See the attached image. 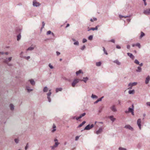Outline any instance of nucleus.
Listing matches in <instances>:
<instances>
[{"instance_id":"obj_41","label":"nucleus","mask_w":150,"mask_h":150,"mask_svg":"<svg viewBox=\"0 0 150 150\" xmlns=\"http://www.w3.org/2000/svg\"><path fill=\"white\" fill-rule=\"evenodd\" d=\"M97 20V19L96 18H93V19L91 18L90 19V21L92 22H93V21H96Z\"/></svg>"},{"instance_id":"obj_48","label":"nucleus","mask_w":150,"mask_h":150,"mask_svg":"<svg viewBox=\"0 0 150 150\" xmlns=\"http://www.w3.org/2000/svg\"><path fill=\"white\" fill-rule=\"evenodd\" d=\"M136 46H137L139 48H140V47H141V45H140L139 43H137L136 44Z\"/></svg>"},{"instance_id":"obj_39","label":"nucleus","mask_w":150,"mask_h":150,"mask_svg":"<svg viewBox=\"0 0 150 150\" xmlns=\"http://www.w3.org/2000/svg\"><path fill=\"white\" fill-rule=\"evenodd\" d=\"M93 35H90L88 38V39L89 40H92L93 39Z\"/></svg>"},{"instance_id":"obj_64","label":"nucleus","mask_w":150,"mask_h":150,"mask_svg":"<svg viewBox=\"0 0 150 150\" xmlns=\"http://www.w3.org/2000/svg\"><path fill=\"white\" fill-rule=\"evenodd\" d=\"M30 87L29 86H26V90H27V88H30Z\"/></svg>"},{"instance_id":"obj_10","label":"nucleus","mask_w":150,"mask_h":150,"mask_svg":"<svg viewBox=\"0 0 150 150\" xmlns=\"http://www.w3.org/2000/svg\"><path fill=\"white\" fill-rule=\"evenodd\" d=\"M124 127L125 128L128 129H130L132 131L134 130L133 128L129 125H125Z\"/></svg>"},{"instance_id":"obj_54","label":"nucleus","mask_w":150,"mask_h":150,"mask_svg":"<svg viewBox=\"0 0 150 150\" xmlns=\"http://www.w3.org/2000/svg\"><path fill=\"white\" fill-rule=\"evenodd\" d=\"M17 32H18V33H21L20 32H21V29H20V28H19L17 30Z\"/></svg>"},{"instance_id":"obj_59","label":"nucleus","mask_w":150,"mask_h":150,"mask_svg":"<svg viewBox=\"0 0 150 150\" xmlns=\"http://www.w3.org/2000/svg\"><path fill=\"white\" fill-rule=\"evenodd\" d=\"M147 105L150 106V102H147L146 103Z\"/></svg>"},{"instance_id":"obj_15","label":"nucleus","mask_w":150,"mask_h":150,"mask_svg":"<svg viewBox=\"0 0 150 150\" xmlns=\"http://www.w3.org/2000/svg\"><path fill=\"white\" fill-rule=\"evenodd\" d=\"M109 118L112 122H114L116 120V119L115 118L113 117V115H111L109 116Z\"/></svg>"},{"instance_id":"obj_3","label":"nucleus","mask_w":150,"mask_h":150,"mask_svg":"<svg viewBox=\"0 0 150 150\" xmlns=\"http://www.w3.org/2000/svg\"><path fill=\"white\" fill-rule=\"evenodd\" d=\"M93 127L94 125L93 124H92L91 125L89 124L85 127L84 129L83 130H81V132H82L84 130H89L92 128Z\"/></svg>"},{"instance_id":"obj_4","label":"nucleus","mask_w":150,"mask_h":150,"mask_svg":"<svg viewBox=\"0 0 150 150\" xmlns=\"http://www.w3.org/2000/svg\"><path fill=\"white\" fill-rule=\"evenodd\" d=\"M33 6L35 7H38L40 5V3L37 1L36 0H34L33 1Z\"/></svg>"},{"instance_id":"obj_33","label":"nucleus","mask_w":150,"mask_h":150,"mask_svg":"<svg viewBox=\"0 0 150 150\" xmlns=\"http://www.w3.org/2000/svg\"><path fill=\"white\" fill-rule=\"evenodd\" d=\"M51 93V90L50 89L49 90V92L47 94V96H50Z\"/></svg>"},{"instance_id":"obj_50","label":"nucleus","mask_w":150,"mask_h":150,"mask_svg":"<svg viewBox=\"0 0 150 150\" xmlns=\"http://www.w3.org/2000/svg\"><path fill=\"white\" fill-rule=\"evenodd\" d=\"M87 41V40L86 39L83 38L82 40V42L83 43H84L86 42Z\"/></svg>"},{"instance_id":"obj_25","label":"nucleus","mask_w":150,"mask_h":150,"mask_svg":"<svg viewBox=\"0 0 150 150\" xmlns=\"http://www.w3.org/2000/svg\"><path fill=\"white\" fill-rule=\"evenodd\" d=\"M119 16L120 18H122L123 17H124L125 18H127V17H130L131 16L129 15V16H123L120 15Z\"/></svg>"},{"instance_id":"obj_63","label":"nucleus","mask_w":150,"mask_h":150,"mask_svg":"<svg viewBox=\"0 0 150 150\" xmlns=\"http://www.w3.org/2000/svg\"><path fill=\"white\" fill-rule=\"evenodd\" d=\"M127 48L129 49H130V46L129 45H127Z\"/></svg>"},{"instance_id":"obj_30","label":"nucleus","mask_w":150,"mask_h":150,"mask_svg":"<svg viewBox=\"0 0 150 150\" xmlns=\"http://www.w3.org/2000/svg\"><path fill=\"white\" fill-rule=\"evenodd\" d=\"M34 48L33 47H28L27 50V51H32L34 50Z\"/></svg>"},{"instance_id":"obj_22","label":"nucleus","mask_w":150,"mask_h":150,"mask_svg":"<svg viewBox=\"0 0 150 150\" xmlns=\"http://www.w3.org/2000/svg\"><path fill=\"white\" fill-rule=\"evenodd\" d=\"M145 35V33L143 32H141V35L139 36V38L140 39H141Z\"/></svg>"},{"instance_id":"obj_57","label":"nucleus","mask_w":150,"mask_h":150,"mask_svg":"<svg viewBox=\"0 0 150 150\" xmlns=\"http://www.w3.org/2000/svg\"><path fill=\"white\" fill-rule=\"evenodd\" d=\"M51 149L52 150H53L55 148H56L55 146H54L53 145V146H51Z\"/></svg>"},{"instance_id":"obj_2","label":"nucleus","mask_w":150,"mask_h":150,"mask_svg":"<svg viewBox=\"0 0 150 150\" xmlns=\"http://www.w3.org/2000/svg\"><path fill=\"white\" fill-rule=\"evenodd\" d=\"M80 81V80L79 79H74L71 83L72 86L73 87H74L76 84L78 83Z\"/></svg>"},{"instance_id":"obj_60","label":"nucleus","mask_w":150,"mask_h":150,"mask_svg":"<svg viewBox=\"0 0 150 150\" xmlns=\"http://www.w3.org/2000/svg\"><path fill=\"white\" fill-rule=\"evenodd\" d=\"M110 42H112L113 43H115V40L114 39H112L110 40Z\"/></svg>"},{"instance_id":"obj_9","label":"nucleus","mask_w":150,"mask_h":150,"mask_svg":"<svg viewBox=\"0 0 150 150\" xmlns=\"http://www.w3.org/2000/svg\"><path fill=\"white\" fill-rule=\"evenodd\" d=\"M141 119H139L137 120V124L140 129H141Z\"/></svg>"},{"instance_id":"obj_23","label":"nucleus","mask_w":150,"mask_h":150,"mask_svg":"<svg viewBox=\"0 0 150 150\" xmlns=\"http://www.w3.org/2000/svg\"><path fill=\"white\" fill-rule=\"evenodd\" d=\"M86 122L85 121H83V122L81 124H80L77 127V128L80 127H82L83 125H84L85 123Z\"/></svg>"},{"instance_id":"obj_49","label":"nucleus","mask_w":150,"mask_h":150,"mask_svg":"<svg viewBox=\"0 0 150 150\" xmlns=\"http://www.w3.org/2000/svg\"><path fill=\"white\" fill-rule=\"evenodd\" d=\"M28 143L26 145L25 147V150H26L28 149Z\"/></svg>"},{"instance_id":"obj_6","label":"nucleus","mask_w":150,"mask_h":150,"mask_svg":"<svg viewBox=\"0 0 150 150\" xmlns=\"http://www.w3.org/2000/svg\"><path fill=\"white\" fill-rule=\"evenodd\" d=\"M12 57H10L9 58H6L3 60V62L5 63H8V62H10L12 59Z\"/></svg>"},{"instance_id":"obj_8","label":"nucleus","mask_w":150,"mask_h":150,"mask_svg":"<svg viewBox=\"0 0 150 150\" xmlns=\"http://www.w3.org/2000/svg\"><path fill=\"white\" fill-rule=\"evenodd\" d=\"M110 109L113 112H115L117 111V109L116 108L115 105H113L110 107Z\"/></svg>"},{"instance_id":"obj_53","label":"nucleus","mask_w":150,"mask_h":150,"mask_svg":"<svg viewBox=\"0 0 150 150\" xmlns=\"http://www.w3.org/2000/svg\"><path fill=\"white\" fill-rule=\"evenodd\" d=\"M79 136H76V137H75V140L76 141H77L78 140L79 138Z\"/></svg>"},{"instance_id":"obj_12","label":"nucleus","mask_w":150,"mask_h":150,"mask_svg":"<svg viewBox=\"0 0 150 150\" xmlns=\"http://www.w3.org/2000/svg\"><path fill=\"white\" fill-rule=\"evenodd\" d=\"M150 80V77L149 76H147V77L146 78L145 83L146 84H147L149 82V81Z\"/></svg>"},{"instance_id":"obj_19","label":"nucleus","mask_w":150,"mask_h":150,"mask_svg":"<svg viewBox=\"0 0 150 150\" xmlns=\"http://www.w3.org/2000/svg\"><path fill=\"white\" fill-rule=\"evenodd\" d=\"M9 107H10V110H11L13 111L14 110V105L12 104H11L10 105Z\"/></svg>"},{"instance_id":"obj_14","label":"nucleus","mask_w":150,"mask_h":150,"mask_svg":"<svg viewBox=\"0 0 150 150\" xmlns=\"http://www.w3.org/2000/svg\"><path fill=\"white\" fill-rule=\"evenodd\" d=\"M104 98V96H102L101 98H99L96 101H95L94 102V104H96L98 103L99 101H100L102 100V99Z\"/></svg>"},{"instance_id":"obj_5","label":"nucleus","mask_w":150,"mask_h":150,"mask_svg":"<svg viewBox=\"0 0 150 150\" xmlns=\"http://www.w3.org/2000/svg\"><path fill=\"white\" fill-rule=\"evenodd\" d=\"M143 13L146 15H150V8H147L144 10L143 11Z\"/></svg>"},{"instance_id":"obj_46","label":"nucleus","mask_w":150,"mask_h":150,"mask_svg":"<svg viewBox=\"0 0 150 150\" xmlns=\"http://www.w3.org/2000/svg\"><path fill=\"white\" fill-rule=\"evenodd\" d=\"M74 44L75 45H79V42L78 41H76L74 42Z\"/></svg>"},{"instance_id":"obj_52","label":"nucleus","mask_w":150,"mask_h":150,"mask_svg":"<svg viewBox=\"0 0 150 150\" xmlns=\"http://www.w3.org/2000/svg\"><path fill=\"white\" fill-rule=\"evenodd\" d=\"M49 66L50 68L51 69H53V67L52 65H51L50 64H49Z\"/></svg>"},{"instance_id":"obj_31","label":"nucleus","mask_w":150,"mask_h":150,"mask_svg":"<svg viewBox=\"0 0 150 150\" xmlns=\"http://www.w3.org/2000/svg\"><path fill=\"white\" fill-rule=\"evenodd\" d=\"M99 25H98L96 26L95 28H91V29L92 30H98V27H99Z\"/></svg>"},{"instance_id":"obj_1","label":"nucleus","mask_w":150,"mask_h":150,"mask_svg":"<svg viewBox=\"0 0 150 150\" xmlns=\"http://www.w3.org/2000/svg\"><path fill=\"white\" fill-rule=\"evenodd\" d=\"M134 106L133 104H132V108H128V111L126 110L125 111V112L126 113H127L129 112H131L132 114L134 115Z\"/></svg>"},{"instance_id":"obj_7","label":"nucleus","mask_w":150,"mask_h":150,"mask_svg":"<svg viewBox=\"0 0 150 150\" xmlns=\"http://www.w3.org/2000/svg\"><path fill=\"white\" fill-rule=\"evenodd\" d=\"M137 84V83L136 82L129 83L128 85V86L129 87L128 88L129 89H131L132 86L136 85Z\"/></svg>"},{"instance_id":"obj_21","label":"nucleus","mask_w":150,"mask_h":150,"mask_svg":"<svg viewBox=\"0 0 150 150\" xmlns=\"http://www.w3.org/2000/svg\"><path fill=\"white\" fill-rule=\"evenodd\" d=\"M113 62L116 63L117 65H120L121 64V63L117 59L113 61Z\"/></svg>"},{"instance_id":"obj_17","label":"nucleus","mask_w":150,"mask_h":150,"mask_svg":"<svg viewBox=\"0 0 150 150\" xmlns=\"http://www.w3.org/2000/svg\"><path fill=\"white\" fill-rule=\"evenodd\" d=\"M127 54L132 59H133L134 58V57L132 53H127Z\"/></svg>"},{"instance_id":"obj_28","label":"nucleus","mask_w":150,"mask_h":150,"mask_svg":"<svg viewBox=\"0 0 150 150\" xmlns=\"http://www.w3.org/2000/svg\"><path fill=\"white\" fill-rule=\"evenodd\" d=\"M21 38V33H19V34L17 36V40L18 41H19L20 40Z\"/></svg>"},{"instance_id":"obj_43","label":"nucleus","mask_w":150,"mask_h":150,"mask_svg":"<svg viewBox=\"0 0 150 150\" xmlns=\"http://www.w3.org/2000/svg\"><path fill=\"white\" fill-rule=\"evenodd\" d=\"M23 58L27 60H28L30 58V57L29 56L28 57L23 56Z\"/></svg>"},{"instance_id":"obj_58","label":"nucleus","mask_w":150,"mask_h":150,"mask_svg":"<svg viewBox=\"0 0 150 150\" xmlns=\"http://www.w3.org/2000/svg\"><path fill=\"white\" fill-rule=\"evenodd\" d=\"M23 52H21L20 54V57H23V56H22V54H23Z\"/></svg>"},{"instance_id":"obj_44","label":"nucleus","mask_w":150,"mask_h":150,"mask_svg":"<svg viewBox=\"0 0 150 150\" xmlns=\"http://www.w3.org/2000/svg\"><path fill=\"white\" fill-rule=\"evenodd\" d=\"M118 149L119 150H127L126 149L122 147H120Z\"/></svg>"},{"instance_id":"obj_55","label":"nucleus","mask_w":150,"mask_h":150,"mask_svg":"<svg viewBox=\"0 0 150 150\" xmlns=\"http://www.w3.org/2000/svg\"><path fill=\"white\" fill-rule=\"evenodd\" d=\"M116 48L118 49H120L121 48V47L119 45H117L116 46Z\"/></svg>"},{"instance_id":"obj_24","label":"nucleus","mask_w":150,"mask_h":150,"mask_svg":"<svg viewBox=\"0 0 150 150\" xmlns=\"http://www.w3.org/2000/svg\"><path fill=\"white\" fill-rule=\"evenodd\" d=\"M135 93V91L134 90H129L128 91V93L129 94H134Z\"/></svg>"},{"instance_id":"obj_18","label":"nucleus","mask_w":150,"mask_h":150,"mask_svg":"<svg viewBox=\"0 0 150 150\" xmlns=\"http://www.w3.org/2000/svg\"><path fill=\"white\" fill-rule=\"evenodd\" d=\"M88 77H83V79L81 80V81H83L84 82L86 83L87 81L88 80Z\"/></svg>"},{"instance_id":"obj_47","label":"nucleus","mask_w":150,"mask_h":150,"mask_svg":"<svg viewBox=\"0 0 150 150\" xmlns=\"http://www.w3.org/2000/svg\"><path fill=\"white\" fill-rule=\"evenodd\" d=\"M42 25L41 28V29L43 28H44V26L45 25V23L44 21H43L42 23Z\"/></svg>"},{"instance_id":"obj_35","label":"nucleus","mask_w":150,"mask_h":150,"mask_svg":"<svg viewBox=\"0 0 150 150\" xmlns=\"http://www.w3.org/2000/svg\"><path fill=\"white\" fill-rule=\"evenodd\" d=\"M134 62L136 64H137V65L139 64V62L137 59H136L134 61Z\"/></svg>"},{"instance_id":"obj_26","label":"nucleus","mask_w":150,"mask_h":150,"mask_svg":"<svg viewBox=\"0 0 150 150\" xmlns=\"http://www.w3.org/2000/svg\"><path fill=\"white\" fill-rule=\"evenodd\" d=\"M48 88L47 86H45L44 88L43 89V91L44 92H47L48 91Z\"/></svg>"},{"instance_id":"obj_37","label":"nucleus","mask_w":150,"mask_h":150,"mask_svg":"<svg viewBox=\"0 0 150 150\" xmlns=\"http://www.w3.org/2000/svg\"><path fill=\"white\" fill-rule=\"evenodd\" d=\"M26 90L27 91V92L29 93L30 92L33 91V89L27 88V90Z\"/></svg>"},{"instance_id":"obj_16","label":"nucleus","mask_w":150,"mask_h":150,"mask_svg":"<svg viewBox=\"0 0 150 150\" xmlns=\"http://www.w3.org/2000/svg\"><path fill=\"white\" fill-rule=\"evenodd\" d=\"M142 69L139 66L137 67V69L136 70L137 72H140L142 71Z\"/></svg>"},{"instance_id":"obj_13","label":"nucleus","mask_w":150,"mask_h":150,"mask_svg":"<svg viewBox=\"0 0 150 150\" xmlns=\"http://www.w3.org/2000/svg\"><path fill=\"white\" fill-rule=\"evenodd\" d=\"M102 131V128H100L96 132V133L97 134H100Z\"/></svg>"},{"instance_id":"obj_38","label":"nucleus","mask_w":150,"mask_h":150,"mask_svg":"<svg viewBox=\"0 0 150 150\" xmlns=\"http://www.w3.org/2000/svg\"><path fill=\"white\" fill-rule=\"evenodd\" d=\"M91 97L93 98H98V96L92 94L91 95Z\"/></svg>"},{"instance_id":"obj_11","label":"nucleus","mask_w":150,"mask_h":150,"mask_svg":"<svg viewBox=\"0 0 150 150\" xmlns=\"http://www.w3.org/2000/svg\"><path fill=\"white\" fill-rule=\"evenodd\" d=\"M31 85L32 86H34L35 84V82L34 80L33 79H31L28 80Z\"/></svg>"},{"instance_id":"obj_20","label":"nucleus","mask_w":150,"mask_h":150,"mask_svg":"<svg viewBox=\"0 0 150 150\" xmlns=\"http://www.w3.org/2000/svg\"><path fill=\"white\" fill-rule=\"evenodd\" d=\"M62 90V88H56L55 91L56 93H58L59 91H61Z\"/></svg>"},{"instance_id":"obj_62","label":"nucleus","mask_w":150,"mask_h":150,"mask_svg":"<svg viewBox=\"0 0 150 150\" xmlns=\"http://www.w3.org/2000/svg\"><path fill=\"white\" fill-rule=\"evenodd\" d=\"M76 120H78L79 119L81 118L80 117V116H79V117H76Z\"/></svg>"},{"instance_id":"obj_32","label":"nucleus","mask_w":150,"mask_h":150,"mask_svg":"<svg viewBox=\"0 0 150 150\" xmlns=\"http://www.w3.org/2000/svg\"><path fill=\"white\" fill-rule=\"evenodd\" d=\"M14 141L16 144H17L19 143V140L18 138H15L14 139Z\"/></svg>"},{"instance_id":"obj_34","label":"nucleus","mask_w":150,"mask_h":150,"mask_svg":"<svg viewBox=\"0 0 150 150\" xmlns=\"http://www.w3.org/2000/svg\"><path fill=\"white\" fill-rule=\"evenodd\" d=\"M51 33L52 34V35H53V36H54V34L52 33H51V31L50 30H49L48 31L47 33V35H49V34H50Z\"/></svg>"},{"instance_id":"obj_61","label":"nucleus","mask_w":150,"mask_h":150,"mask_svg":"<svg viewBox=\"0 0 150 150\" xmlns=\"http://www.w3.org/2000/svg\"><path fill=\"white\" fill-rule=\"evenodd\" d=\"M6 64H7V65L8 66H11L12 65V64L11 63H8H8H6Z\"/></svg>"},{"instance_id":"obj_27","label":"nucleus","mask_w":150,"mask_h":150,"mask_svg":"<svg viewBox=\"0 0 150 150\" xmlns=\"http://www.w3.org/2000/svg\"><path fill=\"white\" fill-rule=\"evenodd\" d=\"M83 73V72L81 70H79V71H77L76 72V74L77 76L80 73Z\"/></svg>"},{"instance_id":"obj_36","label":"nucleus","mask_w":150,"mask_h":150,"mask_svg":"<svg viewBox=\"0 0 150 150\" xmlns=\"http://www.w3.org/2000/svg\"><path fill=\"white\" fill-rule=\"evenodd\" d=\"M59 144V143L58 142H55V144L54 145V146L57 147L58 146V145Z\"/></svg>"},{"instance_id":"obj_42","label":"nucleus","mask_w":150,"mask_h":150,"mask_svg":"<svg viewBox=\"0 0 150 150\" xmlns=\"http://www.w3.org/2000/svg\"><path fill=\"white\" fill-rule=\"evenodd\" d=\"M86 114V113L85 112H84L81 115H80L79 116L80 117H81V118H82Z\"/></svg>"},{"instance_id":"obj_45","label":"nucleus","mask_w":150,"mask_h":150,"mask_svg":"<svg viewBox=\"0 0 150 150\" xmlns=\"http://www.w3.org/2000/svg\"><path fill=\"white\" fill-rule=\"evenodd\" d=\"M47 98L48 100V102L50 103L51 101V99L50 98V96H47Z\"/></svg>"},{"instance_id":"obj_51","label":"nucleus","mask_w":150,"mask_h":150,"mask_svg":"<svg viewBox=\"0 0 150 150\" xmlns=\"http://www.w3.org/2000/svg\"><path fill=\"white\" fill-rule=\"evenodd\" d=\"M86 48V46L85 45H83V46L81 48V49L83 50Z\"/></svg>"},{"instance_id":"obj_29","label":"nucleus","mask_w":150,"mask_h":150,"mask_svg":"<svg viewBox=\"0 0 150 150\" xmlns=\"http://www.w3.org/2000/svg\"><path fill=\"white\" fill-rule=\"evenodd\" d=\"M101 62H97L96 63V65L97 67H100L101 64Z\"/></svg>"},{"instance_id":"obj_56","label":"nucleus","mask_w":150,"mask_h":150,"mask_svg":"<svg viewBox=\"0 0 150 150\" xmlns=\"http://www.w3.org/2000/svg\"><path fill=\"white\" fill-rule=\"evenodd\" d=\"M56 53L57 55V56L59 55L60 54V53L58 51H57Z\"/></svg>"},{"instance_id":"obj_40","label":"nucleus","mask_w":150,"mask_h":150,"mask_svg":"<svg viewBox=\"0 0 150 150\" xmlns=\"http://www.w3.org/2000/svg\"><path fill=\"white\" fill-rule=\"evenodd\" d=\"M103 51H104V53L106 54V55H108V53L107 52V51H106V50H105V48L104 47H103Z\"/></svg>"}]
</instances>
